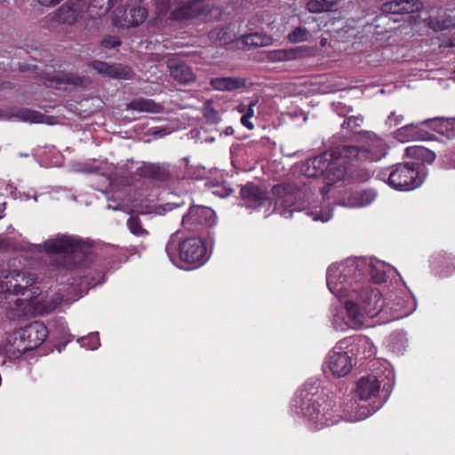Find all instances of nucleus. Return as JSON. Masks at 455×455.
Masks as SVG:
<instances>
[{"instance_id": "nucleus-1", "label": "nucleus", "mask_w": 455, "mask_h": 455, "mask_svg": "<svg viewBox=\"0 0 455 455\" xmlns=\"http://www.w3.org/2000/svg\"><path fill=\"white\" fill-rule=\"evenodd\" d=\"M44 247L46 252L54 255L52 263L63 268L76 267L91 250L88 243L68 235H57L45 241Z\"/></svg>"}, {"instance_id": "nucleus-2", "label": "nucleus", "mask_w": 455, "mask_h": 455, "mask_svg": "<svg viewBox=\"0 0 455 455\" xmlns=\"http://www.w3.org/2000/svg\"><path fill=\"white\" fill-rule=\"evenodd\" d=\"M23 298L15 300V307L18 316L44 315L54 311L63 301V297L53 294L50 298L44 295L38 287L30 286L26 289Z\"/></svg>"}, {"instance_id": "nucleus-3", "label": "nucleus", "mask_w": 455, "mask_h": 455, "mask_svg": "<svg viewBox=\"0 0 455 455\" xmlns=\"http://www.w3.org/2000/svg\"><path fill=\"white\" fill-rule=\"evenodd\" d=\"M298 406L300 413L307 420L312 422L316 427L330 426L335 421L332 419L331 403L322 396L301 392Z\"/></svg>"}, {"instance_id": "nucleus-4", "label": "nucleus", "mask_w": 455, "mask_h": 455, "mask_svg": "<svg viewBox=\"0 0 455 455\" xmlns=\"http://www.w3.org/2000/svg\"><path fill=\"white\" fill-rule=\"evenodd\" d=\"M165 251L171 259L179 258L189 265H202L206 259V247L202 239L196 236L188 237L180 243L172 238L166 244Z\"/></svg>"}, {"instance_id": "nucleus-5", "label": "nucleus", "mask_w": 455, "mask_h": 455, "mask_svg": "<svg viewBox=\"0 0 455 455\" xmlns=\"http://www.w3.org/2000/svg\"><path fill=\"white\" fill-rule=\"evenodd\" d=\"M16 259H11L7 266H0V292L25 295L26 289L32 286L36 277L34 274L24 270H11L16 266Z\"/></svg>"}, {"instance_id": "nucleus-6", "label": "nucleus", "mask_w": 455, "mask_h": 455, "mask_svg": "<svg viewBox=\"0 0 455 455\" xmlns=\"http://www.w3.org/2000/svg\"><path fill=\"white\" fill-rule=\"evenodd\" d=\"M355 271L353 265L331 266L327 273V284L330 291L338 298H345L350 295L351 291H356L352 288V275Z\"/></svg>"}, {"instance_id": "nucleus-7", "label": "nucleus", "mask_w": 455, "mask_h": 455, "mask_svg": "<svg viewBox=\"0 0 455 455\" xmlns=\"http://www.w3.org/2000/svg\"><path fill=\"white\" fill-rule=\"evenodd\" d=\"M423 177L414 163H401L393 167L388 175V184L396 190H411L419 187Z\"/></svg>"}, {"instance_id": "nucleus-8", "label": "nucleus", "mask_w": 455, "mask_h": 455, "mask_svg": "<svg viewBox=\"0 0 455 455\" xmlns=\"http://www.w3.org/2000/svg\"><path fill=\"white\" fill-rule=\"evenodd\" d=\"M216 216L212 209L201 205H194L182 219V226L188 230H195L200 226H212Z\"/></svg>"}, {"instance_id": "nucleus-9", "label": "nucleus", "mask_w": 455, "mask_h": 455, "mask_svg": "<svg viewBox=\"0 0 455 455\" xmlns=\"http://www.w3.org/2000/svg\"><path fill=\"white\" fill-rule=\"evenodd\" d=\"M44 78L46 86L56 88L62 86L64 88H67V86L84 87L88 82L85 77L60 70H46L44 73Z\"/></svg>"}, {"instance_id": "nucleus-10", "label": "nucleus", "mask_w": 455, "mask_h": 455, "mask_svg": "<svg viewBox=\"0 0 455 455\" xmlns=\"http://www.w3.org/2000/svg\"><path fill=\"white\" fill-rule=\"evenodd\" d=\"M296 189L297 188L293 184L276 185L272 188L273 195L275 196V209L280 211V213L285 218L292 215L293 210L287 209L293 204Z\"/></svg>"}, {"instance_id": "nucleus-11", "label": "nucleus", "mask_w": 455, "mask_h": 455, "mask_svg": "<svg viewBox=\"0 0 455 455\" xmlns=\"http://www.w3.org/2000/svg\"><path fill=\"white\" fill-rule=\"evenodd\" d=\"M21 337L19 330L9 333L0 344V354L12 361L20 358L29 351Z\"/></svg>"}, {"instance_id": "nucleus-12", "label": "nucleus", "mask_w": 455, "mask_h": 455, "mask_svg": "<svg viewBox=\"0 0 455 455\" xmlns=\"http://www.w3.org/2000/svg\"><path fill=\"white\" fill-rule=\"evenodd\" d=\"M327 364L331 373L338 378L347 376L353 368L351 356L337 347L329 353Z\"/></svg>"}, {"instance_id": "nucleus-13", "label": "nucleus", "mask_w": 455, "mask_h": 455, "mask_svg": "<svg viewBox=\"0 0 455 455\" xmlns=\"http://www.w3.org/2000/svg\"><path fill=\"white\" fill-rule=\"evenodd\" d=\"M20 339H23L28 350L38 347L47 338V327L42 322H34L24 328L19 329Z\"/></svg>"}, {"instance_id": "nucleus-14", "label": "nucleus", "mask_w": 455, "mask_h": 455, "mask_svg": "<svg viewBox=\"0 0 455 455\" xmlns=\"http://www.w3.org/2000/svg\"><path fill=\"white\" fill-rule=\"evenodd\" d=\"M97 73L114 79H131L132 70L130 67L122 64L109 65L107 62L95 60L90 64Z\"/></svg>"}, {"instance_id": "nucleus-15", "label": "nucleus", "mask_w": 455, "mask_h": 455, "mask_svg": "<svg viewBox=\"0 0 455 455\" xmlns=\"http://www.w3.org/2000/svg\"><path fill=\"white\" fill-rule=\"evenodd\" d=\"M380 384L374 376L360 378L354 389V395L361 401H368L377 396L379 392Z\"/></svg>"}, {"instance_id": "nucleus-16", "label": "nucleus", "mask_w": 455, "mask_h": 455, "mask_svg": "<svg viewBox=\"0 0 455 455\" xmlns=\"http://www.w3.org/2000/svg\"><path fill=\"white\" fill-rule=\"evenodd\" d=\"M60 22L74 25L79 20L85 21V13L81 0H70L69 4L62 6L58 14Z\"/></svg>"}, {"instance_id": "nucleus-17", "label": "nucleus", "mask_w": 455, "mask_h": 455, "mask_svg": "<svg viewBox=\"0 0 455 455\" xmlns=\"http://www.w3.org/2000/svg\"><path fill=\"white\" fill-rule=\"evenodd\" d=\"M168 69L172 78L181 84L193 83L196 79L192 68L183 61L170 60Z\"/></svg>"}, {"instance_id": "nucleus-18", "label": "nucleus", "mask_w": 455, "mask_h": 455, "mask_svg": "<svg viewBox=\"0 0 455 455\" xmlns=\"http://www.w3.org/2000/svg\"><path fill=\"white\" fill-rule=\"evenodd\" d=\"M124 15L128 26L136 27L145 21L148 11L142 0H129Z\"/></svg>"}, {"instance_id": "nucleus-19", "label": "nucleus", "mask_w": 455, "mask_h": 455, "mask_svg": "<svg viewBox=\"0 0 455 455\" xmlns=\"http://www.w3.org/2000/svg\"><path fill=\"white\" fill-rule=\"evenodd\" d=\"M328 167V157L326 154L307 159L302 164L300 171L303 175L308 178L324 177V172Z\"/></svg>"}, {"instance_id": "nucleus-20", "label": "nucleus", "mask_w": 455, "mask_h": 455, "mask_svg": "<svg viewBox=\"0 0 455 455\" xmlns=\"http://www.w3.org/2000/svg\"><path fill=\"white\" fill-rule=\"evenodd\" d=\"M422 6L419 0H394L385 3L381 10L386 13L403 14L419 11Z\"/></svg>"}, {"instance_id": "nucleus-21", "label": "nucleus", "mask_w": 455, "mask_h": 455, "mask_svg": "<svg viewBox=\"0 0 455 455\" xmlns=\"http://www.w3.org/2000/svg\"><path fill=\"white\" fill-rule=\"evenodd\" d=\"M85 13V21L94 20L105 16L113 5L108 0H81Z\"/></svg>"}, {"instance_id": "nucleus-22", "label": "nucleus", "mask_w": 455, "mask_h": 455, "mask_svg": "<svg viewBox=\"0 0 455 455\" xmlns=\"http://www.w3.org/2000/svg\"><path fill=\"white\" fill-rule=\"evenodd\" d=\"M363 152L364 161H379L387 154V146L379 137L371 139L364 146L361 147Z\"/></svg>"}, {"instance_id": "nucleus-23", "label": "nucleus", "mask_w": 455, "mask_h": 455, "mask_svg": "<svg viewBox=\"0 0 455 455\" xmlns=\"http://www.w3.org/2000/svg\"><path fill=\"white\" fill-rule=\"evenodd\" d=\"M331 156L340 159L344 164L365 162L361 147L352 145L336 147L331 152Z\"/></svg>"}, {"instance_id": "nucleus-24", "label": "nucleus", "mask_w": 455, "mask_h": 455, "mask_svg": "<svg viewBox=\"0 0 455 455\" xmlns=\"http://www.w3.org/2000/svg\"><path fill=\"white\" fill-rule=\"evenodd\" d=\"M308 49L304 46L292 47L290 49H278L267 52V60L271 61H290L304 58Z\"/></svg>"}, {"instance_id": "nucleus-25", "label": "nucleus", "mask_w": 455, "mask_h": 455, "mask_svg": "<svg viewBox=\"0 0 455 455\" xmlns=\"http://www.w3.org/2000/svg\"><path fill=\"white\" fill-rule=\"evenodd\" d=\"M394 135L395 138L402 143L408 142L410 140H432V136L428 132L419 129L417 125H414L413 124H407L397 129L394 132Z\"/></svg>"}, {"instance_id": "nucleus-26", "label": "nucleus", "mask_w": 455, "mask_h": 455, "mask_svg": "<svg viewBox=\"0 0 455 455\" xmlns=\"http://www.w3.org/2000/svg\"><path fill=\"white\" fill-rule=\"evenodd\" d=\"M359 299L365 304L364 310L371 316L377 315L382 308L380 293L377 290L363 289L360 291Z\"/></svg>"}, {"instance_id": "nucleus-27", "label": "nucleus", "mask_w": 455, "mask_h": 455, "mask_svg": "<svg viewBox=\"0 0 455 455\" xmlns=\"http://www.w3.org/2000/svg\"><path fill=\"white\" fill-rule=\"evenodd\" d=\"M212 87L220 92H231L246 85V80L242 77H216L210 80Z\"/></svg>"}, {"instance_id": "nucleus-28", "label": "nucleus", "mask_w": 455, "mask_h": 455, "mask_svg": "<svg viewBox=\"0 0 455 455\" xmlns=\"http://www.w3.org/2000/svg\"><path fill=\"white\" fill-rule=\"evenodd\" d=\"M203 12L200 5L196 4L192 0L179 6L171 13V19L178 21H184L199 16Z\"/></svg>"}, {"instance_id": "nucleus-29", "label": "nucleus", "mask_w": 455, "mask_h": 455, "mask_svg": "<svg viewBox=\"0 0 455 455\" xmlns=\"http://www.w3.org/2000/svg\"><path fill=\"white\" fill-rule=\"evenodd\" d=\"M347 167L345 164L339 158L332 157L331 155L328 158V167L324 172V179L330 182H336L345 178Z\"/></svg>"}, {"instance_id": "nucleus-30", "label": "nucleus", "mask_w": 455, "mask_h": 455, "mask_svg": "<svg viewBox=\"0 0 455 455\" xmlns=\"http://www.w3.org/2000/svg\"><path fill=\"white\" fill-rule=\"evenodd\" d=\"M240 195L243 199L247 200L257 206L263 204L264 202L268 200L267 192L251 183L242 187Z\"/></svg>"}, {"instance_id": "nucleus-31", "label": "nucleus", "mask_w": 455, "mask_h": 455, "mask_svg": "<svg viewBox=\"0 0 455 455\" xmlns=\"http://www.w3.org/2000/svg\"><path fill=\"white\" fill-rule=\"evenodd\" d=\"M147 215L132 214L126 221L129 231L135 236L144 238L148 236L149 230L146 222Z\"/></svg>"}, {"instance_id": "nucleus-32", "label": "nucleus", "mask_w": 455, "mask_h": 455, "mask_svg": "<svg viewBox=\"0 0 455 455\" xmlns=\"http://www.w3.org/2000/svg\"><path fill=\"white\" fill-rule=\"evenodd\" d=\"M127 109L148 113H161L164 107L151 99L138 98L127 104Z\"/></svg>"}, {"instance_id": "nucleus-33", "label": "nucleus", "mask_w": 455, "mask_h": 455, "mask_svg": "<svg viewBox=\"0 0 455 455\" xmlns=\"http://www.w3.org/2000/svg\"><path fill=\"white\" fill-rule=\"evenodd\" d=\"M405 155L408 157L414 158L426 164H432L435 159V154L422 146H411L406 148Z\"/></svg>"}, {"instance_id": "nucleus-34", "label": "nucleus", "mask_w": 455, "mask_h": 455, "mask_svg": "<svg viewBox=\"0 0 455 455\" xmlns=\"http://www.w3.org/2000/svg\"><path fill=\"white\" fill-rule=\"evenodd\" d=\"M431 126L436 132L448 139L455 137V119L436 118L431 120Z\"/></svg>"}, {"instance_id": "nucleus-35", "label": "nucleus", "mask_w": 455, "mask_h": 455, "mask_svg": "<svg viewBox=\"0 0 455 455\" xmlns=\"http://www.w3.org/2000/svg\"><path fill=\"white\" fill-rule=\"evenodd\" d=\"M243 43L250 47H264L272 44V37L265 33H251L243 36Z\"/></svg>"}, {"instance_id": "nucleus-36", "label": "nucleus", "mask_w": 455, "mask_h": 455, "mask_svg": "<svg viewBox=\"0 0 455 455\" xmlns=\"http://www.w3.org/2000/svg\"><path fill=\"white\" fill-rule=\"evenodd\" d=\"M346 310L349 321L347 324L350 327H359L363 323V315L356 303L346 302Z\"/></svg>"}, {"instance_id": "nucleus-37", "label": "nucleus", "mask_w": 455, "mask_h": 455, "mask_svg": "<svg viewBox=\"0 0 455 455\" xmlns=\"http://www.w3.org/2000/svg\"><path fill=\"white\" fill-rule=\"evenodd\" d=\"M145 175L156 180H165L170 177L168 169L161 164H149L144 167Z\"/></svg>"}, {"instance_id": "nucleus-38", "label": "nucleus", "mask_w": 455, "mask_h": 455, "mask_svg": "<svg viewBox=\"0 0 455 455\" xmlns=\"http://www.w3.org/2000/svg\"><path fill=\"white\" fill-rule=\"evenodd\" d=\"M428 26L435 31H442L455 28V21L451 17L430 19Z\"/></svg>"}, {"instance_id": "nucleus-39", "label": "nucleus", "mask_w": 455, "mask_h": 455, "mask_svg": "<svg viewBox=\"0 0 455 455\" xmlns=\"http://www.w3.org/2000/svg\"><path fill=\"white\" fill-rule=\"evenodd\" d=\"M311 36L310 32L302 27H297L294 30L288 34L287 38L290 43L297 44L307 41Z\"/></svg>"}, {"instance_id": "nucleus-40", "label": "nucleus", "mask_w": 455, "mask_h": 455, "mask_svg": "<svg viewBox=\"0 0 455 455\" xmlns=\"http://www.w3.org/2000/svg\"><path fill=\"white\" fill-rule=\"evenodd\" d=\"M356 202L354 206L363 207L371 204L376 198V193L371 190L357 192L354 195Z\"/></svg>"}, {"instance_id": "nucleus-41", "label": "nucleus", "mask_w": 455, "mask_h": 455, "mask_svg": "<svg viewBox=\"0 0 455 455\" xmlns=\"http://www.w3.org/2000/svg\"><path fill=\"white\" fill-rule=\"evenodd\" d=\"M203 114L205 120L210 124H217L220 121L218 111L210 103L205 104Z\"/></svg>"}, {"instance_id": "nucleus-42", "label": "nucleus", "mask_w": 455, "mask_h": 455, "mask_svg": "<svg viewBox=\"0 0 455 455\" xmlns=\"http://www.w3.org/2000/svg\"><path fill=\"white\" fill-rule=\"evenodd\" d=\"M47 117L37 111H26L22 113V119L30 123L40 124L44 123Z\"/></svg>"}, {"instance_id": "nucleus-43", "label": "nucleus", "mask_w": 455, "mask_h": 455, "mask_svg": "<svg viewBox=\"0 0 455 455\" xmlns=\"http://www.w3.org/2000/svg\"><path fill=\"white\" fill-rule=\"evenodd\" d=\"M307 9L310 12H322L323 11L329 10V8H325V5L323 2H318L316 0H310L307 4Z\"/></svg>"}, {"instance_id": "nucleus-44", "label": "nucleus", "mask_w": 455, "mask_h": 455, "mask_svg": "<svg viewBox=\"0 0 455 455\" xmlns=\"http://www.w3.org/2000/svg\"><path fill=\"white\" fill-rule=\"evenodd\" d=\"M403 120V116L401 114H396L395 112L391 113V115L387 118V124L390 126H397Z\"/></svg>"}, {"instance_id": "nucleus-45", "label": "nucleus", "mask_w": 455, "mask_h": 455, "mask_svg": "<svg viewBox=\"0 0 455 455\" xmlns=\"http://www.w3.org/2000/svg\"><path fill=\"white\" fill-rule=\"evenodd\" d=\"M307 213L308 215H312V216H313V220H322V221H323V222H324V221H327V220H329L331 219V215H330L329 213H328V214H326L324 217H323V216H319V214H318V213H316V212H315V213H314V212H307Z\"/></svg>"}, {"instance_id": "nucleus-46", "label": "nucleus", "mask_w": 455, "mask_h": 455, "mask_svg": "<svg viewBox=\"0 0 455 455\" xmlns=\"http://www.w3.org/2000/svg\"><path fill=\"white\" fill-rule=\"evenodd\" d=\"M369 410L363 408V411L359 415L350 416L351 420H360L365 419L369 415Z\"/></svg>"}, {"instance_id": "nucleus-47", "label": "nucleus", "mask_w": 455, "mask_h": 455, "mask_svg": "<svg viewBox=\"0 0 455 455\" xmlns=\"http://www.w3.org/2000/svg\"><path fill=\"white\" fill-rule=\"evenodd\" d=\"M256 101H252L249 104L248 109L246 113L243 115V116H246L247 118L251 119L254 115L253 107L256 105Z\"/></svg>"}, {"instance_id": "nucleus-48", "label": "nucleus", "mask_w": 455, "mask_h": 455, "mask_svg": "<svg viewBox=\"0 0 455 455\" xmlns=\"http://www.w3.org/2000/svg\"><path fill=\"white\" fill-rule=\"evenodd\" d=\"M241 123L243 126H245L246 128H248L249 130H252L254 128V125L250 121L249 118H247L246 116H242L241 118Z\"/></svg>"}, {"instance_id": "nucleus-49", "label": "nucleus", "mask_w": 455, "mask_h": 455, "mask_svg": "<svg viewBox=\"0 0 455 455\" xmlns=\"http://www.w3.org/2000/svg\"><path fill=\"white\" fill-rule=\"evenodd\" d=\"M61 0H38L39 4L44 6L55 5L59 4Z\"/></svg>"}, {"instance_id": "nucleus-50", "label": "nucleus", "mask_w": 455, "mask_h": 455, "mask_svg": "<svg viewBox=\"0 0 455 455\" xmlns=\"http://www.w3.org/2000/svg\"><path fill=\"white\" fill-rule=\"evenodd\" d=\"M320 1L324 4L325 8H329V9L333 7L339 2V0H320Z\"/></svg>"}, {"instance_id": "nucleus-51", "label": "nucleus", "mask_w": 455, "mask_h": 455, "mask_svg": "<svg viewBox=\"0 0 455 455\" xmlns=\"http://www.w3.org/2000/svg\"><path fill=\"white\" fill-rule=\"evenodd\" d=\"M333 182H328L325 186L321 188V193L324 196L331 189V186Z\"/></svg>"}, {"instance_id": "nucleus-52", "label": "nucleus", "mask_w": 455, "mask_h": 455, "mask_svg": "<svg viewBox=\"0 0 455 455\" xmlns=\"http://www.w3.org/2000/svg\"><path fill=\"white\" fill-rule=\"evenodd\" d=\"M8 245H9V242L7 240L0 238V250L5 248Z\"/></svg>"}, {"instance_id": "nucleus-53", "label": "nucleus", "mask_w": 455, "mask_h": 455, "mask_svg": "<svg viewBox=\"0 0 455 455\" xmlns=\"http://www.w3.org/2000/svg\"><path fill=\"white\" fill-rule=\"evenodd\" d=\"M113 6L116 5L121 0H108Z\"/></svg>"}, {"instance_id": "nucleus-54", "label": "nucleus", "mask_w": 455, "mask_h": 455, "mask_svg": "<svg viewBox=\"0 0 455 455\" xmlns=\"http://www.w3.org/2000/svg\"><path fill=\"white\" fill-rule=\"evenodd\" d=\"M205 0H192L196 4L199 5V4L204 2Z\"/></svg>"}, {"instance_id": "nucleus-55", "label": "nucleus", "mask_w": 455, "mask_h": 455, "mask_svg": "<svg viewBox=\"0 0 455 455\" xmlns=\"http://www.w3.org/2000/svg\"><path fill=\"white\" fill-rule=\"evenodd\" d=\"M354 402H351V405H350V409L353 410L354 409Z\"/></svg>"}, {"instance_id": "nucleus-56", "label": "nucleus", "mask_w": 455, "mask_h": 455, "mask_svg": "<svg viewBox=\"0 0 455 455\" xmlns=\"http://www.w3.org/2000/svg\"><path fill=\"white\" fill-rule=\"evenodd\" d=\"M4 88V84L0 82V90Z\"/></svg>"}, {"instance_id": "nucleus-57", "label": "nucleus", "mask_w": 455, "mask_h": 455, "mask_svg": "<svg viewBox=\"0 0 455 455\" xmlns=\"http://www.w3.org/2000/svg\"><path fill=\"white\" fill-rule=\"evenodd\" d=\"M454 74H455V68H454Z\"/></svg>"}]
</instances>
